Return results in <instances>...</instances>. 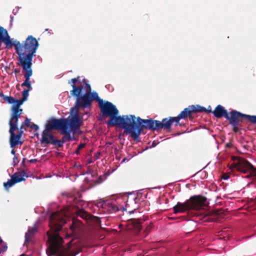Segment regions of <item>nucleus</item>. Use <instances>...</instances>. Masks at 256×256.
Masks as SVG:
<instances>
[{"label":"nucleus","mask_w":256,"mask_h":256,"mask_svg":"<svg viewBox=\"0 0 256 256\" xmlns=\"http://www.w3.org/2000/svg\"><path fill=\"white\" fill-rule=\"evenodd\" d=\"M98 104L102 115L110 118L107 122L108 126L122 128L124 130V133L130 134L136 142L140 141V136L145 130L146 119H142L139 116L136 118L132 114L117 116L118 110L112 102H104L100 98Z\"/></svg>","instance_id":"f257e3e1"},{"label":"nucleus","mask_w":256,"mask_h":256,"mask_svg":"<svg viewBox=\"0 0 256 256\" xmlns=\"http://www.w3.org/2000/svg\"><path fill=\"white\" fill-rule=\"evenodd\" d=\"M49 221L50 230L46 233L49 242V246L46 250L48 256H76L80 252L82 251L81 248L76 250V248L74 245L76 242L74 240L68 243V248L63 246V239L58 232L66 222V216L64 214L59 212L53 213L50 216Z\"/></svg>","instance_id":"f03ea898"},{"label":"nucleus","mask_w":256,"mask_h":256,"mask_svg":"<svg viewBox=\"0 0 256 256\" xmlns=\"http://www.w3.org/2000/svg\"><path fill=\"white\" fill-rule=\"evenodd\" d=\"M14 47L16 53L18 55V62L22 63L24 67L32 66V58L34 56L39 44L37 40L32 36H29L24 42V44L16 41Z\"/></svg>","instance_id":"7ed1b4c3"},{"label":"nucleus","mask_w":256,"mask_h":256,"mask_svg":"<svg viewBox=\"0 0 256 256\" xmlns=\"http://www.w3.org/2000/svg\"><path fill=\"white\" fill-rule=\"evenodd\" d=\"M191 113L188 108H186L177 116H170L164 118L162 121L154 120L152 118L146 119L145 130L152 131H158L164 129L167 132H172V125L174 122L175 126L180 125V120L181 119H186L191 116Z\"/></svg>","instance_id":"20e7f679"},{"label":"nucleus","mask_w":256,"mask_h":256,"mask_svg":"<svg viewBox=\"0 0 256 256\" xmlns=\"http://www.w3.org/2000/svg\"><path fill=\"white\" fill-rule=\"evenodd\" d=\"M208 112H212L216 118L224 117L229 121V124L232 126V130L238 132L240 130V127L242 126V120H246L247 114H242L236 110H232L229 113L224 108L219 104L216 106L214 110H208Z\"/></svg>","instance_id":"39448f33"},{"label":"nucleus","mask_w":256,"mask_h":256,"mask_svg":"<svg viewBox=\"0 0 256 256\" xmlns=\"http://www.w3.org/2000/svg\"><path fill=\"white\" fill-rule=\"evenodd\" d=\"M206 198L202 196H194L190 198L186 202H178L174 206V214L184 213L190 210H198L205 205Z\"/></svg>","instance_id":"423d86ee"},{"label":"nucleus","mask_w":256,"mask_h":256,"mask_svg":"<svg viewBox=\"0 0 256 256\" xmlns=\"http://www.w3.org/2000/svg\"><path fill=\"white\" fill-rule=\"evenodd\" d=\"M82 83L84 85V88L86 91V93L82 96H80V94L78 96H74L76 98V104L77 109L78 108H89L92 100H96L98 102V99H100L98 94L96 92H91L90 86L88 83L86 79L82 80Z\"/></svg>","instance_id":"0eeeda50"},{"label":"nucleus","mask_w":256,"mask_h":256,"mask_svg":"<svg viewBox=\"0 0 256 256\" xmlns=\"http://www.w3.org/2000/svg\"><path fill=\"white\" fill-rule=\"evenodd\" d=\"M63 120H65L64 130L67 134H64L63 140H68V142L75 140L74 134L80 130L82 123V120L78 115V110H76V113L72 115L70 119L63 118Z\"/></svg>","instance_id":"6e6552de"},{"label":"nucleus","mask_w":256,"mask_h":256,"mask_svg":"<svg viewBox=\"0 0 256 256\" xmlns=\"http://www.w3.org/2000/svg\"><path fill=\"white\" fill-rule=\"evenodd\" d=\"M66 142H68V140H63V137L61 140H56L50 131L44 130L42 132L40 140V142L42 144L48 145L52 144L57 145L58 148H61L63 146V144Z\"/></svg>","instance_id":"1a4fd4ad"},{"label":"nucleus","mask_w":256,"mask_h":256,"mask_svg":"<svg viewBox=\"0 0 256 256\" xmlns=\"http://www.w3.org/2000/svg\"><path fill=\"white\" fill-rule=\"evenodd\" d=\"M65 126V120H64L63 118H52L48 121L44 130L50 132V130L54 129L60 130H61L60 134L64 136V134H67L64 130Z\"/></svg>","instance_id":"9d476101"},{"label":"nucleus","mask_w":256,"mask_h":256,"mask_svg":"<svg viewBox=\"0 0 256 256\" xmlns=\"http://www.w3.org/2000/svg\"><path fill=\"white\" fill-rule=\"evenodd\" d=\"M236 168L238 170L244 174L250 172L251 176L256 177V168L244 158H240L236 164Z\"/></svg>","instance_id":"9b49d317"},{"label":"nucleus","mask_w":256,"mask_h":256,"mask_svg":"<svg viewBox=\"0 0 256 256\" xmlns=\"http://www.w3.org/2000/svg\"><path fill=\"white\" fill-rule=\"evenodd\" d=\"M18 64L20 65L22 68L23 70L24 71V76L26 80L22 84L21 86L22 87L26 86L28 88L29 90H32V88L30 82V77L32 76V66H28L26 65L25 67H24V64L22 63H18Z\"/></svg>","instance_id":"f8f14e48"},{"label":"nucleus","mask_w":256,"mask_h":256,"mask_svg":"<svg viewBox=\"0 0 256 256\" xmlns=\"http://www.w3.org/2000/svg\"><path fill=\"white\" fill-rule=\"evenodd\" d=\"M80 80V76H78L76 78H72L68 81V84H70L72 88V90L70 91V94L72 96H78L80 94L84 85L76 86V84Z\"/></svg>","instance_id":"ddd939ff"},{"label":"nucleus","mask_w":256,"mask_h":256,"mask_svg":"<svg viewBox=\"0 0 256 256\" xmlns=\"http://www.w3.org/2000/svg\"><path fill=\"white\" fill-rule=\"evenodd\" d=\"M22 113L11 112L10 117L9 120L10 130H16L18 129V118Z\"/></svg>","instance_id":"4468645a"},{"label":"nucleus","mask_w":256,"mask_h":256,"mask_svg":"<svg viewBox=\"0 0 256 256\" xmlns=\"http://www.w3.org/2000/svg\"><path fill=\"white\" fill-rule=\"evenodd\" d=\"M0 41L4 42L6 46H14L16 44V41L14 43L12 42L7 30L2 26H0Z\"/></svg>","instance_id":"2eb2a0df"},{"label":"nucleus","mask_w":256,"mask_h":256,"mask_svg":"<svg viewBox=\"0 0 256 256\" xmlns=\"http://www.w3.org/2000/svg\"><path fill=\"white\" fill-rule=\"evenodd\" d=\"M14 131L9 130L10 134V142L12 148H14L16 145L22 144V142L20 140V135L16 134Z\"/></svg>","instance_id":"dca6fc26"},{"label":"nucleus","mask_w":256,"mask_h":256,"mask_svg":"<svg viewBox=\"0 0 256 256\" xmlns=\"http://www.w3.org/2000/svg\"><path fill=\"white\" fill-rule=\"evenodd\" d=\"M82 227V223L80 220H72V224L70 225V234H74L78 232Z\"/></svg>","instance_id":"f3484780"},{"label":"nucleus","mask_w":256,"mask_h":256,"mask_svg":"<svg viewBox=\"0 0 256 256\" xmlns=\"http://www.w3.org/2000/svg\"><path fill=\"white\" fill-rule=\"evenodd\" d=\"M25 176L28 177V176L26 174L24 171L22 170L14 173L11 176V178H12L14 182L16 184L22 181H24Z\"/></svg>","instance_id":"a211bd4d"},{"label":"nucleus","mask_w":256,"mask_h":256,"mask_svg":"<svg viewBox=\"0 0 256 256\" xmlns=\"http://www.w3.org/2000/svg\"><path fill=\"white\" fill-rule=\"evenodd\" d=\"M24 101L25 100L22 98L20 100H16L15 98V102L14 105L11 108V112L22 113V108H20V106L22 104Z\"/></svg>","instance_id":"6ab92c4d"},{"label":"nucleus","mask_w":256,"mask_h":256,"mask_svg":"<svg viewBox=\"0 0 256 256\" xmlns=\"http://www.w3.org/2000/svg\"><path fill=\"white\" fill-rule=\"evenodd\" d=\"M132 228L134 229L136 234L140 232L142 228V224L138 220L134 219L131 221Z\"/></svg>","instance_id":"aec40b11"},{"label":"nucleus","mask_w":256,"mask_h":256,"mask_svg":"<svg viewBox=\"0 0 256 256\" xmlns=\"http://www.w3.org/2000/svg\"><path fill=\"white\" fill-rule=\"evenodd\" d=\"M188 108H190V112L191 114L194 112H208V110L206 108L204 107L200 106L198 105L196 106H188Z\"/></svg>","instance_id":"412c9836"},{"label":"nucleus","mask_w":256,"mask_h":256,"mask_svg":"<svg viewBox=\"0 0 256 256\" xmlns=\"http://www.w3.org/2000/svg\"><path fill=\"white\" fill-rule=\"evenodd\" d=\"M36 231V228H32L28 230V232H26L25 234L26 242H29L31 241Z\"/></svg>","instance_id":"4be33fe9"},{"label":"nucleus","mask_w":256,"mask_h":256,"mask_svg":"<svg viewBox=\"0 0 256 256\" xmlns=\"http://www.w3.org/2000/svg\"><path fill=\"white\" fill-rule=\"evenodd\" d=\"M120 208H118V207L114 203L110 202L108 201V204L106 206V210L110 213H112L116 212L120 210Z\"/></svg>","instance_id":"5701e85b"},{"label":"nucleus","mask_w":256,"mask_h":256,"mask_svg":"<svg viewBox=\"0 0 256 256\" xmlns=\"http://www.w3.org/2000/svg\"><path fill=\"white\" fill-rule=\"evenodd\" d=\"M76 214L84 219H88L90 217V214L82 208H78L76 212Z\"/></svg>","instance_id":"b1692460"},{"label":"nucleus","mask_w":256,"mask_h":256,"mask_svg":"<svg viewBox=\"0 0 256 256\" xmlns=\"http://www.w3.org/2000/svg\"><path fill=\"white\" fill-rule=\"evenodd\" d=\"M16 183L13 180L12 178H11V179L8 180L6 182L4 183V186L6 190H8L10 188L13 186Z\"/></svg>","instance_id":"393cba45"},{"label":"nucleus","mask_w":256,"mask_h":256,"mask_svg":"<svg viewBox=\"0 0 256 256\" xmlns=\"http://www.w3.org/2000/svg\"><path fill=\"white\" fill-rule=\"evenodd\" d=\"M73 204L76 206L78 208L80 206H83V204H84L83 200L78 199L76 198L73 199Z\"/></svg>","instance_id":"a878e982"},{"label":"nucleus","mask_w":256,"mask_h":256,"mask_svg":"<svg viewBox=\"0 0 256 256\" xmlns=\"http://www.w3.org/2000/svg\"><path fill=\"white\" fill-rule=\"evenodd\" d=\"M108 204V201H104L102 200L100 202H99L97 204V206L98 207H101L102 208L106 210V206Z\"/></svg>","instance_id":"bb28decb"},{"label":"nucleus","mask_w":256,"mask_h":256,"mask_svg":"<svg viewBox=\"0 0 256 256\" xmlns=\"http://www.w3.org/2000/svg\"><path fill=\"white\" fill-rule=\"evenodd\" d=\"M153 228V224L152 222H150L146 228L144 229V233L145 236H146L148 233L151 231L152 228Z\"/></svg>","instance_id":"cd10ccee"},{"label":"nucleus","mask_w":256,"mask_h":256,"mask_svg":"<svg viewBox=\"0 0 256 256\" xmlns=\"http://www.w3.org/2000/svg\"><path fill=\"white\" fill-rule=\"evenodd\" d=\"M4 99L6 100L8 104H14L15 102V98L10 96H4Z\"/></svg>","instance_id":"c85d7f7f"},{"label":"nucleus","mask_w":256,"mask_h":256,"mask_svg":"<svg viewBox=\"0 0 256 256\" xmlns=\"http://www.w3.org/2000/svg\"><path fill=\"white\" fill-rule=\"evenodd\" d=\"M246 120H248L252 124H256V116L247 115Z\"/></svg>","instance_id":"c756f323"},{"label":"nucleus","mask_w":256,"mask_h":256,"mask_svg":"<svg viewBox=\"0 0 256 256\" xmlns=\"http://www.w3.org/2000/svg\"><path fill=\"white\" fill-rule=\"evenodd\" d=\"M85 146H86V144L84 143H82V144H80L78 146L75 152V154L76 155H79L80 154V150H82L83 148H84L85 147Z\"/></svg>","instance_id":"7c9ffc66"},{"label":"nucleus","mask_w":256,"mask_h":256,"mask_svg":"<svg viewBox=\"0 0 256 256\" xmlns=\"http://www.w3.org/2000/svg\"><path fill=\"white\" fill-rule=\"evenodd\" d=\"M30 90H29V89L28 90H26V89H24L22 92V98L25 101L28 99V92L30 91Z\"/></svg>","instance_id":"2f4dec72"},{"label":"nucleus","mask_w":256,"mask_h":256,"mask_svg":"<svg viewBox=\"0 0 256 256\" xmlns=\"http://www.w3.org/2000/svg\"><path fill=\"white\" fill-rule=\"evenodd\" d=\"M24 126L30 127L31 123L30 119L26 118L25 120L22 123Z\"/></svg>","instance_id":"473e14b6"},{"label":"nucleus","mask_w":256,"mask_h":256,"mask_svg":"<svg viewBox=\"0 0 256 256\" xmlns=\"http://www.w3.org/2000/svg\"><path fill=\"white\" fill-rule=\"evenodd\" d=\"M7 248L8 246L6 245H2L0 248V254H3L7 250Z\"/></svg>","instance_id":"72a5a7b5"},{"label":"nucleus","mask_w":256,"mask_h":256,"mask_svg":"<svg viewBox=\"0 0 256 256\" xmlns=\"http://www.w3.org/2000/svg\"><path fill=\"white\" fill-rule=\"evenodd\" d=\"M31 129L34 130L35 131H37L38 130V125L32 123L30 126Z\"/></svg>","instance_id":"f704fd0d"},{"label":"nucleus","mask_w":256,"mask_h":256,"mask_svg":"<svg viewBox=\"0 0 256 256\" xmlns=\"http://www.w3.org/2000/svg\"><path fill=\"white\" fill-rule=\"evenodd\" d=\"M19 162V160H18V158L16 156H14L13 158V162L14 163V164H17Z\"/></svg>","instance_id":"c9c22d12"},{"label":"nucleus","mask_w":256,"mask_h":256,"mask_svg":"<svg viewBox=\"0 0 256 256\" xmlns=\"http://www.w3.org/2000/svg\"><path fill=\"white\" fill-rule=\"evenodd\" d=\"M221 213H222V210H218L214 212V214L216 215H219Z\"/></svg>","instance_id":"e433bc0d"},{"label":"nucleus","mask_w":256,"mask_h":256,"mask_svg":"<svg viewBox=\"0 0 256 256\" xmlns=\"http://www.w3.org/2000/svg\"><path fill=\"white\" fill-rule=\"evenodd\" d=\"M230 176L226 174H224L222 176V178L224 180H228Z\"/></svg>","instance_id":"4c0bfd02"},{"label":"nucleus","mask_w":256,"mask_h":256,"mask_svg":"<svg viewBox=\"0 0 256 256\" xmlns=\"http://www.w3.org/2000/svg\"><path fill=\"white\" fill-rule=\"evenodd\" d=\"M22 134H23V130H20V131L18 132V133L16 135H20V138L22 136Z\"/></svg>","instance_id":"58836bf2"},{"label":"nucleus","mask_w":256,"mask_h":256,"mask_svg":"<svg viewBox=\"0 0 256 256\" xmlns=\"http://www.w3.org/2000/svg\"><path fill=\"white\" fill-rule=\"evenodd\" d=\"M20 72V68H16L14 70V73L16 74H18Z\"/></svg>","instance_id":"ea45409f"},{"label":"nucleus","mask_w":256,"mask_h":256,"mask_svg":"<svg viewBox=\"0 0 256 256\" xmlns=\"http://www.w3.org/2000/svg\"><path fill=\"white\" fill-rule=\"evenodd\" d=\"M24 128V125L22 124H21V126H20V130H23Z\"/></svg>","instance_id":"a19ab883"},{"label":"nucleus","mask_w":256,"mask_h":256,"mask_svg":"<svg viewBox=\"0 0 256 256\" xmlns=\"http://www.w3.org/2000/svg\"><path fill=\"white\" fill-rule=\"evenodd\" d=\"M11 154L13 155H15L16 151L14 150H12L11 151Z\"/></svg>","instance_id":"79ce46f5"},{"label":"nucleus","mask_w":256,"mask_h":256,"mask_svg":"<svg viewBox=\"0 0 256 256\" xmlns=\"http://www.w3.org/2000/svg\"><path fill=\"white\" fill-rule=\"evenodd\" d=\"M20 256H29L28 255H26L24 254H21Z\"/></svg>","instance_id":"37998d69"},{"label":"nucleus","mask_w":256,"mask_h":256,"mask_svg":"<svg viewBox=\"0 0 256 256\" xmlns=\"http://www.w3.org/2000/svg\"><path fill=\"white\" fill-rule=\"evenodd\" d=\"M45 31H46V32H48V33H50V32H49V30H48V28H46V29L45 30Z\"/></svg>","instance_id":"c03bdc74"},{"label":"nucleus","mask_w":256,"mask_h":256,"mask_svg":"<svg viewBox=\"0 0 256 256\" xmlns=\"http://www.w3.org/2000/svg\"><path fill=\"white\" fill-rule=\"evenodd\" d=\"M37 160L36 159H34V160H31L30 162H34V161H36Z\"/></svg>","instance_id":"a18cd8bd"},{"label":"nucleus","mask_w":256,"mask_h":256,"mask_svg":"<svg viewBox=\"0 0 256 256\" xmlns=\"http://www.w3.org/2000/svg\"><path fill=\"white\" fill-rule=\"evenodd\" d=\"M2 242V239H0V244H1Z\"/></svg>","instance_id":"49530a36"},{"label":"nucleus","mask_w":256,"mask_h":256,"mask_svg":"<svg viewBox=\"0 0 256 256\" xmlns=\"http://www.w3.org/2000/svg\"><path fill=\"white\" fill-rule=\"evenodd\" d=\"M0 96H4L3 95V94H0Z\"/></svg>","instance_id":"de8ad7c7"},{"label":"nucleus","mask_w":256,"mask_h":256,"mask_svg":"<svg viewBox=\"0 0 256 256\" xmlns=\"http://www.w3.org/2000/svg\"><path fill=\"white\" fill-rule=\"evenodd\" d=\"M250 176H248L247 177L248 178H250Z\"/></svg>","instance_id":"09e8293b"}]
</instances>
